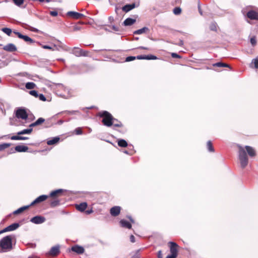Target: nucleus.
Instances as JSON below:
<instances>
[{
    "instance_id": "obj_16",
    "label": "nucleus",
    "mask_w": 258,
    "mask_h": 258,
    "mask_svg": "<svg viewBox=\"0 0 258 258\" xmlns=\"http://www.w3.org/2000/svg\"><path fill=\"white\" fill-rule=\"evenodd\" d=\"M71 249L73 251L78 254H82L85 251L84 247L78 245H76L72 246Z\"/></svg>"
},
{
    "instance_id": "obj_12",
    "label": "nucleus",
    "mask_w": 258,
    "mask_h": 258,
    "mask_svg": "<svg viewBox=\"0 0 258 258\" xmlns=\"http://www.w3.org/2000/svg\"><path fill=\"white\" fill-rule=\"evenodd\" d=\"M13 32L17 35L19 38L23 39L26 42H29L31 43L34 42L33 40L28 36L23 35L20 32L17 31H13Z\"/></svg>"
},
{
    "instance_id": "obj_8",
    "label": "nucleus",
    "mask_w": 258,
    "mask_h": 258,
    "mask_svg": "<svg viewBox=\"0 0 258 258\" xmlns=\"http://www.w3.org/2000/svg\"><path fill=\"white\" fill-rule=\"evenodd\" d=\"M66 15L68 17L75 20H78L85 17L83 14L74 11H69L67 12Z\"/></svg>"
},
{
    "instance_id": "obj_1",
    "label": "nucleus",
    "mask_w": 258,
    "mask_h": 258,
    "mask_svg": "<svg viewBox=\"0 0 258 258\" xmlns=\"http://www.w3.org/2000/svg\"><path fill=\"white\" fill-rule=\"evenodd\" d=\"M12 248V235L6 236L0 240V252L9 251H10Z\"/></svg>"
},
{
    "instance_id": "obj_14",
    "label": "nucleus",
    "mask_w": 258,
    "mask_h": 258,
    "mask_svg": "<svg viewBox=\"0 0 258 258\" xmlns=\"http://www.w3.org/2000/svg\"><path fill=\"white\" fill-rule=\"evenodd\" d=\"M121 207L119 206H114L110 210V213L113 217L117 216L120 213Z\"/></svg>"
},
{
    "instance_id": "obj_55",
    "label": "nucleus",
    "mask_w": 258,
    "mask_h": 258,
    "mask_svg": "<svg viewBox=\"0 0 258 258\" xmlns=\"http://www.w3.org/2000/svg\"><path fill=\"white\" fill-rule=\"evenodd\" d=\"M127 218L130 220V221L133 223H135V221L131 217V216H127Z\"/></svg>"
},
{
    "instance_id": "obj_47",
    "label": "nucleus",
    "mask_w": 258,
    "mask_h": 258,
    "mask_svg": "<svg viewBox=\"0 0 258 258\" xmlns=\"http://www.w3.org/2000/svg\"><path fill=\"white\" fill-rule=\"evenodd\" d=\"M171 56L173 58H180L181 57V56H180L179 55H178V54L176 53H171Z\"/></svg>"
},
{
    "instance_id": "obj_43",
    "label": "nucleus",
    "mask_w": 258,
    "mask_h": 258,
    "mask_svg": "<svg viewBox=\"0 0 258 258\" xmlns=\"http://www.w3.org/2000/svg\"><path fill=\"white\" fill-rule=\"evenodd\" d=\"M136 57L135 56H128L125 58V61L128 62V61L134 60L136 59Z\"/></svg>"
},
{
    "instance_id": "obj_39",
    "label": "nucleus",
    "mask_w": 258,
    "mask_h": 258,
    "mask_svg": "<svg viewBox=\"0 0 258 258\" xmlns=\"http://www.w3.org/2000/svg\"><path fill=\"white\" fill-rule=\"evenodd\" d=\"M173 13L176 15H179L181 12V9L179 7H175L173 10Z\"/></svg>"
},
{
    "instance_id": "obj_30",
    "label": "nucleus",
    "mask_w": 258,
    "mask_h": 258,
    "mask_svg": "<svg viewBox=\"0 0 258 258\" xmlns=\"http://www.w3.org/2000/svg\"><path fill=\"white\" fill-rule=\"evenodd\" d=\"M118 146L120 147H126L128 145L127 142L123 139H119L117 141Z\"/></svg>"
},
{
    "instance_id": "obj_4",
    "label": "nucleus",
    "mask_w": 258,
    "mask_h": 258,
    "mask_svg": "<svg viewBox=\"0 0 258 258\" xmlns=\"http://www.w3.org/2000/svg\"><path fill=\"white\" fill-rule=\"evenodd\" d=\"M168 245L170 250V254L166 256V258H176L178 255V244L173 241H169Z\"/></svg>"
},
{
    "instance_id": "obj_56",
    "label": "nucleus",
    "mask_w": 258,
    "mask_h": 258,
    "mask_svg": "<svg viewBox=\"0 0 258 258\" xmlns=\"http://www.w3.org/2000/svg\"><path fill=\"white\" fill-rule=\"evenodd\" d=\"M29 245L32 248H35L36 247V244L34 243H30Z\"/></svg>"
},
{
    "instance_id": "obj_40",
    "label": "nucleus",
    "mask_w": 258,
    "mask_h": 258,
    "mask_svg": "<svg viewBox=\"0 0 258 258\" xmlns=\"http://www.w3.org/2000/svg\"><path fill=\"white\" fill-rule=\"evenodd\" d=\"M15 5L20 6L24 3V0H13Z\"/></svg>"
},
{
    "instance_id": "obj_5",
    "label": "nucleus",
    "mask_w": 258,
    "mask_h": 258,
    "mask_svg": "<svg viewBox=\"0 0 258 258\" xmlns=\"http://www.w3.org/2000/svg\"><path fill=\"white\" fill-rule=\"evenodd\" d=\"M32 131L33 130L32 128L24 129L20 132H19L17 133V136H13L11 137L10 138L12 140H26L29 139L28 137H22L20 136V135L24 134H30L32 133Z\"/></svg>"
},
{
    "instance_id": "obj_51",
    "label": "nucleus",
    "mask_w": 258,
    "mask_h": 258,
    "mask_svg": "<svg viewBox=\"0 0 258 258\" xmlns=\"http://www.w3.org/2000/svg\"><path fill=\"white\" fill-rule=\"evenodd\" d=\"M42 47L44 49H50V50H53L54 49L50 46H48V45H43L42 46Z\"/></svg>"
},
{
    "instance_id": "obj_46",
    "label": "nucleus",
    "mask_w": 258,
    "mask_h": 258,
    "mask_svg": "<svg viewBox=\"0 0 258 258\" xmlns=\"http://www.w3.org/2000/svg\"><path fill=\"white\" fill-rule=\"evenodd\" d=\"M50 15L51 16H53V17H56L58 15V13L57 11H50V13H49Z\"/></svg>"
},
{
    "instance_id": "obj_7",
    "label": "nucleus",
    "mask_w": 258,
    "mask_h": 258,
    "mask_svg": "<svg viewBox=\"0 0 258 258\" xmlns=\"http://www.w3.org/2000/svg\"><path fill=\"white\" fill-rule=\"evenodd\" d=\"M65 191V190L62 189H58L53 191H52L49 196V198H51V199H57L61 197L63 195V192Z\"/></svg>"
},
{
    "instance_id": "obj_61",
    "label": "nucleus",
    "mask_w": 258,
    "mask_h": 258,
    "mask_svg": "<svg viewBox=\"0 0 258 258\" xmlns=\"http://www.w3.org/2000/svg\"><path fill=\"white\" fill-rule=\"evenodd\" d=\"M112 29L113 30H114L115 31H118V29L117 28H116V27L114 26L112 27Z\"/></svg>"
},
{
    "instance_id": "obj_23",
    "label": "nucleus",
    "mask_w": 258,
    "mask_h": 258,
    "mask_svg": "<svg viewBox=\"0 0 258 258\" xmlns=\"http://www.w3.org/2000/svg\"><path fill=\"white\" fill-rule=\"evenodd\" d=\"M45 121V119L43 118L40 117L36 121L32 123L29 125V127H32L36 126L41 125Z\"/></svg>"
},
{
    "instance_id": "obj_34",
    "label": "nucleus",
    "mask_w": 258,
    "mask_h": 258,
    "mask_svg": "<svg viewBox=\"0 0 258 258\" xmlns=\"http://www.w3.org/2000/svg\"><path fill=\"white\" fill-rule=\"evenodd\" d=\"M89 54V52L88 51H85L83 49H81V50H79V53L76 54L77 56H88Z\"/></svg>"
},
{
    "instance_id": "obj_44",
    "label": "nucleus",
    "mask_w": 258,
    "mask_h": 258,
    "mask_svg": "<svg viewBox=\"0 0 258 258\" xmlns=\"http://www.w3.org/2000/svg\"><path fill=\"white\" fill-rule=\"evenodd\" d=\"M250 43L252 46H254L256 44V40L255 37H252L250 38Z\"/></svg>"
},
{
    "instance_id": "obj_35",
    "label": "nucleus",
    "mask_w": 258,
    "mask_h": 258,
    "mask_svg": "<svg viewBox=\"0 0 258 258\" xmlns=\"http://www.w3.org/2000/svg\"><path fill=\"white\" fill-rule=\"evenodd\" d=\"M36 85L33 82H28L26 84L25 87L27 89H33L35 88Z\"/></svg>"
},
{
    "instance_id": "obj_54",
    "label": "nucleus",
    "mask_w": 258,
    "mask_h": 258,
    "mask_svg": "<svg viewBox=\"0 0 258 258\" xmlns=\"http://www.w3.org/2000/svg\"><path fill=\"white\" fill-rule=\"evenodd\" d=\"M81 29L80 27L78 26H75L74 27V31H79Z\"/></svg>"
},
{
    "instance_id": "obj_15",
    "label": "nucleus",
    "mask_w": 258,
    "mask_h": 258,
    "mask_svg": "<svg viewBox=\"0 0 258 258\" xmlns=\"http://www.w3.org/2000/svg\"><path fill=\"white\" fill-rule=\"evenodd\" d=\"M246 16L250 20H258V12L255 11H248L246 14Z\"/></svg>"
},
{
    "instance_id": "obj_13",
    "label": "nucleus",
    "mask_w": 258,
    "mask_h": 258,
    "mask_svg": "<svg viewBox=\"0 0 258 258\" xmlns=\"http://www.w3.org/2000/svg\"><path fill=\"white\" fill-rule=\"evenodd\" d=\"M3 49L6 51L11 52L16 51L17 50L16 46L13 43L8 44L4 46Z\"/></svg>"
},
{
    "instance_id": "obj_31",
    "label": "nucleus",
    "mask_w": 258,
    "mask_h": 258,
    "mask_svg": "<svg viewBox=\"0 0 258 258\" xmlns=\"http://www.w3.org/2000/svg\"><path fill=\"white\" fill-rule=\"evenodd\" d=\"M214 67H227L230 68V67L229 64L227 63H223L222 62H218L213 64Z\"/></svg>"
},
{
    "instance_id": "obj_63",
    "label": "nucleus",
    "mask_w": 258,
    "mask_h": 258,
    "mask_svg": "<svg viewBox=\"0 0 258 258\" xmlns=\"http://www.w3.org/2000/svg\"><path fill=\"white\" fill-rule=\"evenodd\" d=\"M140 48L141 49H146V48L144 47H141Z\"/></svg>"
},
{
    "instance_id": "obj_25",
    "label": "nucleus",
    "mask_w": 258,
    "mask_h": 258,
    "mask_svg": "<svg viewBox=\"0 0 258 258\" xmlns=\"http://www.w3.org/2000/svg\"><path fill=\"white\" fill-rule=\"evenodd\" d=\"M30 207H31L30 205L26 206L21 207V208H19L18 209H17V210L13 212V214L14 215L19 214L22 213L23 212H24L25 210L28 209Z\"/></svg>"
},
{
    "instance_id": "obj_50",
    "label": "nucleus",
    "mask_w": 258,
    "mask_h": 258,
    "mask_svg": "<svg viewBox=\"0 0 258 258\" xmlns=\"http://www.w3.org/2000/svg\"><path fill=\"white\" fill-rule=\"evenodd\" d=\"M79 50H81V49H80L79 48H74V50H73L74 51V54L76 55V54L77 53H79Z\"/></svg>"
},
{
    "instance_id": "obj_57",
    "label": "nucleus",
    "mask_w": 258,
    "mask_h": 258,
    "mask_svg": "<svg viewBox=\"0 0 258 258\" xmlns=\"http://www.w3.org/2000/svg\"><path fill=\"white\" fill-rule=\"evenodd\" d=\"M158 257L161 258V251L159 250L158 252Z\"/></svg>"
},
{
    "instance_id": "obj_28",
    "label": "nucleus",
    "mask_w": 258,
    "mask_h": 258,
    "mask_svg": "<svg viewBox=\"0 0 258 258\" xmlns=\"http://www.w3.org/2000/svg\"><path fill=\"white\" fill-rule=\"evenodd\" d=\"M156 58V56L152 55H138L137 56V58L138 59H154Z\"/></svg>"
},
{
    "instance_id": "obj_62",
    "label": "nucleus",
    "mask_w": 258,
    "mask_h": 258,
    "mask_svg": "<svg viewBox=\"0 0 258 258\" xmlns=\"http://www.w3.org/2000/svg\"><path fill=\"white\" fill-rule=\"evenodd\" d=\"M29 258H39V257H38L37 256H33L30 257Z\"/></svg>"
},
{
    "instance_id": "obj_45",
    "label": "nucleus",
    "mask_w": 258,
    "mask_h": 258,
    "mask_svg": "<svg viewBox=\"0 0 258 258\" xmlns=\"http://www.w3.org/2000/svg\"><path fill=\"white\" fill-rule=\"evenodd\" d=\"M252 62H253L254 64V67L256 69H258V58H255L252 60Z\"/></svg>"
},
{
    "instance_id": "obj_49",
    "label": "nucleus",
    "mask_w": 258,
    "mask_h": 258,
    "mask_svg": "<svg viewBox=\"0 0 258 258\" xmlns=\"http://www.w3.org/2000/svg\"><path fill=\"white\" fill-rule=\"evenodd\" d=\"M210 30L212 31H216V26L214 24H212L210 26Z\"/></svg>"
},
{
    "instance_id": "obj_21",
    "label": "nucleus",
    "mask_w": 258,
    "mask_h": 258,
    "mask_svg": "<svg viewBox=\"0 0 258 258\" xmlns=\"http://www.w3.org/2000/svg\"><path fill=\"white\" fill-rule=\"evenodd\" d=\"M28 147L24 145H18L15 147V150L18 152H25L28 151Z\"/></svg>"
},
{
    "instance_id": "obj_38",
    "label": "nucleus",
    "mask_w": 258,
    "mask_h": 258,
    "mask_svg": "<svg viewBox=\"0 0 258 258\" xmlns=\"http://www.w3.org/2000/svg\"><path fill=\"white\" fill-rule=\"evenodd\" d=\"M11 146L10 143H4L3 144L0 145V151H3L5 150V149H7L9 147H10Z\"/></svg>"
},
{
    "instance_id": "obj_60",
    "label": "nucleus",
    "mask_w": 258,
    "mask_h": 258,
    "mask_svg": "<svg viewBox=\"0 0 258 258\" xmlns=\"http://www.w3.org/2000/svg\"><path fill=\"white\" fill-rule=\"evenodd\" d=\"M50 1H51V0H39V1L40 2H43L45 1V2H47V3L50 2Z\"/></svg>"
},
{
    "instance_id": "obj_52",
    "label": "nucleus",
    "mask_w": 258,
    "mask_h": 258,
    "mask_svg": "<svg viewBox=\"0 0 258 258\" xmlns=\"http://www.w3.org/2000/svg\"><path fill=\"white\" fill-rule=\"evenodd\" d=\"M86 215H89L93 212V210L91 209L89 210H86L84 211Z\"/></svg>"
},
{
    "instance_id": "obj_29",
    "label": "nucleus",
    "mask_w": 258,
    "mask_h": 258,
    "mask_svg": "<svg viewBox=\"0 0 258 258\" xmlns=\"http://www.w3.org/2000/svg\"><path fill=\"white\" fill-rule=\"evenodd\" d=\"M140 249L134 251L130 254V258H140Z\"/></svg>"
},
{
    "instance_id": "obj_32",
    "label": "nucleus",
    "mask_w": 258,
    "mask_h": 258,
    "mask_svg": "<svg viewBox=\"0 0 258 258\" xmlns=\"http://www.w3.org/2000/svg\"><path fill=\"white\" fill-rule=\"evenodd\" d=\"M114 127H122L123 124L120 122V121L117 120L115 119V120L113 121V124L112 125Z\"/></svg>"
},
{
    "instance_id": "obj_58",
    "label": "nucleus",
    "mask_w": 258,
    "mask_h": 258,
    "mask_svg": "<svg viewBox=\"0 0 258 258\" xmlns=\"http://www.w3.org/2000/svg\"><path fill=\"white\" fill-rule=\"evenodd\" d=\"M198 9H199V13H200V14H201V15H203V12H202V10H201V8H200V6L199 5V6H198Z\"/></svg>"
},
{
    "instance_id": "obj_9",
    "label": "nucleus",
    "mask_w": 258,
    "mask_h": 258,
    "mask_svg": "<svg viewBox=\"0 0 258 258\" xmlns=\"http://www.w3.org/2000/svg\"><path fill=\"white\" fill-rule=\"evenodd\" d=\"M49 196L46 195L40 196L37 198L33 202H32L30 205L32 206L37 204L40 203L47 200Z\"/></svg>"
},
{
    "instance_id": "obj_17",
    "label": "nucleus",
    "mask_w": 258,
    "mask_h": 258,
    "mask_svg": "<svg viewBox=\"0 0 258 258\" xmlns=\"http://www.w3.org/2000/svg\"><path fill=\"white\" fill-rule=\"evenodd\" d=\"M87 203L86 202H83L79 204H76V209L81 212H84L87 207Z\"/></svg>"
},
{
    "instance_id": "obj_48",
    "label": "nucleus",
    "mask_w": 258,
    "mask_h": 258,
    "mask_svg": "<svg viewBox=\"0 0 258 258\" xmlns=\"http://www.w3.org/2000/svg\"><path fill=\"white\" fill-rule=\"evenodd\" d=\"M38 97H39V98L40 100H42V101L46 100V98H45V96L42 94L38 95Z\"/></svg>"
},
{
    "instance_id": "obj_24",
    "label": "nucleus",
    "mask_w": 258,
    "mask_h": 258,
    "mask_svg": "<svg viewBox=\"0 0 258 258\" xmlns=\"http://www.w3.org/2000/svg\"><path fill=\"white\" fill-rule=\"evenodd\" d=\"M135 8V4H128V5H126L124 6H123L122 8V10L123 11L126 13V12H128L132 10V9H133Z\"/></svg>"
},
{
    "instance_id": "obj_59",
    "label": "nucleus",
    "mask_w": 258,
    "mask_h": 258,
    "mask_svg": "<svg viewBox=\"0 0 258 258\" xmlns=\"http://www.w3.org/2000/svg\"><path fill=\"white\" fill-rule=\"evenodd\" d=\"M179 46H182L183 44V42L182 40H180L179 43L177 44Z\"/></svg>"
},
{
    "instance_id": "obj_10",
    "label": "nucleus",
    "mask_w": 258,
    "mask_h": 258,
    "mask_svg": "<svg viewBox=\"0 0 258 258\" xmlns=\"http://www.w3.org/2000/svg\"><path fill=\"white\" fill-rule=\"evenodd\" d=\"M19 226V224L18 223H13L9 226L6 227L4 229L0 231V234L3 233L4 232H6L8 231H11L16 229Z\"/></svg>"
},
{
    "instance_id": "obj_26",
    "label": "nucleus",
    "mask_w": 258,
    "mask_h": 258,
    "mask_svg": "<svg viewBox=\"0 0 258 258\" xmlns=\"http://www.w3.org/2000/svg\"><path fill=\"white\" fill-rule=\"evenodd\" d=\"M51 207H56L60 204V201L57 199H51L49 203Z\"/></svg>"
},
{
    "instance_id": "obj_64",
    "label": "nucleus",
    "mask_w": 258,
    "mask_h": 258,
    "mask_svg": "<svg viewBox=\"0 0 258 258\" xmlns=\"http://www.w3.org/2000/svg\"><path fill=\"white\" fill-rule=\"evenodd\" d=\"M124 153H125L126 154H128L127 151H124Z\"/></svg>"
},
{
    "instance_id": "obj_20",
    "label": "nucleus",
    "mask_w": 258,
    "mask_h": 258,
    "mask_svg": "<svg viewBox=\"0 0 258 258\" xmlns=\"http://www.w3.org/2000/svg\"><path fill=\"white\" fill-rule=\"evenodd\" d=\"M245 149L250 157H252L255 156V151L252 147L249 146H246L245 147Z\"/></svg>"
},
{
    "instance_id": "obj_19",
    "label": "nucleus",
    "mask_w": 258,
    "mask_h": 258,
    "mask_svg": "<svg viewBox=\"0 0 258 258\" xmlns=\"http://www.w3.org/2000/svg\"><path fill=\"white\" fill-rule=\"evenodd\" d=\"M120 225L122 227L127 228V229H131L132 228V224L128 221H126L125 220L122 219L119 222Z\"/></svg>"
},
{
    "instance_id": "obj_33",
    "label": "nucleus",
    "mask_w": 258,
    "mask_h": 258,
    "mask_svg": "<svg viewBox=\"0 0 258 258\" xmlns=\"http://www.w3.org/2000/svg\"><path fill=\"white\" fill-rule=\"evenodd\" d=\"M148 30V28L147 27H144L142 29H139L134 32L135 34H141L146 32Z\"/></svg>"
},
{
    "instance_id": "obj_6",
    "label": "nucleus",
    "mask_w": 258,
    "mask_h": 258,
    "mask_svg": "<svg viewBox=\"0 0 258 258\" xmlns=\"http://www.w3.org/2000/svg\"><path fill=\"white\" fill-rule=\"evenodd\" d=\"M15 116L17 118L26 120L28 117V114L24 108L19 107L15 111Z\"/></svg>"
},
{
    "instance_id": "obj_53",
    "label": "nucleus",
    "mask_w": 258,
    "mask_h": 258,
    "mask_svg": "<svg viewBox=\"0 0 258 258\" xmlns=\"http://www.w3.org/2000/svg\"><path fill=\"white\" fill-rule=\"evenodd\" d=\"M130 241L133 243L135 242V237L134 235H131Z\"/></svg>"
},
{
    "instance_id": "obj_22",
    "label": "nucleus",
    "mask_w": 258,
    "mask_h": 258,
    "mask_svg": "<svg viewBox=\"0 0 258 258\" xmlns=\"http://www.w3.org/2000/svg\"><path fill=\"white\" fill-rule=\"evenodd\" d=\"M60 140V138L58 137H54L51 139L48 140L47 141V144L48 145H55L58 143Z\"/></svg>"
},
{
    "instance_id": "obj_37",
    "label": "nucleus",
    "mask_w": 258,
    "mask_h": 258,
    "mask_svg": "<svg viewBox=\"0 0 258 258\" xmlns=\"http://www.w3.org/2000/svg\"><path fill=\"white\" fill-rule=\"evenodd\" d=\"M2 31L8 36H10L12 32V29L9 28H2Z\"/></svg>"
},
{
    "instance_id": "obj_2",
    "label": "nucleus",
    "mask_w": 258,
    "mask_h": 258,
    "mask_svg": "<svg viewBox=\"0 0 258 258\" xmlns=\"http://www.w3.org/2000/svg\"><path fill=\"white\" fill-rule=\"evenodd\" d=\"M98 115L103 118L102 122L107 126H111L113 124V121L115 120V118H113L112 115L107 111L99 112Z\"/></svg>"
},
{
    "instance_id": "obj_27",
    "label": "nucleus",
    "mask_w": 258,
    "mask_h": 258,
    "mask_svg": "<svg viewBox=\"0 0 258 258\" xmlns=\"http://www.w3.org/2000/svg\"><path fill=\"white\" fill-rule=\"evenodd\" d=\"M136 21L135 19L131 18H128L124 21L123 24L125 26H131L134 24L136 22Z\"/></svg>"
},
{
    "instance_id": "obj_42",
    "label": "nucleus",
    "mask_w": 258,
    "mask_h": 258,
    "mask_svg": "<svg viewBox=\"0 0 258 258\" xmlns=\"http://www.w3.org/2000/svg\"><path fill=\"white\" fill-rule=\"evenodd\" d=\"M75 132L76 135H81L83 133L82 130L80 127H78L75 129Z\"/></svg>"
},
{
    "instance_id": "obj_41",
    "label": "nucleus",
    "mask_w": 258,
    "mask_h": 258,
    "mask_svg": "<svg viewBox=\"0 0 258 258\" xmlns=\"http://www.w3.org/2000/svg\"><path fill=\"white\" fill-rule=\"evenodd\" d=\"M29 94L35 97H38V92H37V91H36L35 90L30 91L29 92Z\"/></svg>"
},
{
    "instance_id": "obj_36",
    "label": "nucleus",
    "mask_w": 258,
    "mask_h": 258,
    "mask_svg": "<svg viewBox=\"0 0 258 258\" xmlns=\"http://www.w3.org/2000/svg\"><path fill=\"white\" fill-rule=\"evenodd\" d=\"M207 146L208 150V151L209 152H213L214 151V148L213 147V145H212L211 141H209L207 142Z\"/></svg>"
},
{
    "instance_id": "obj_3",
    "label": "nucleus",
    "mask_w": 258,
    "mask_h": 258,
    "mask_svg": "<svg viewBox=\"0 0 258 258\" xmlns=\"http://www.w3.org/2000/svg\"><path fill=\"white\" fill-rule=\"evenodd\" d=\"M239 160L241 167L244 168L248 164V157L245 149L242 147L239 148Z\"/></svg>"
},
{
    "instance_id": "obj_11",
    "label": "nucleus",
    "mask_w": 258,
    "mask_h": 258,
    "mask_svg": "<svg viewBox=\"0 0 258 258\" xmlns=\"http://www.w3.org/2000/svg\"><path fill=\"white\" fill-rule=\"evenodd\" d=\"M45 221V218L44 217L41 216H36L33 217L30 221L33 223L38 224H41L44 222Z\"/></svg>"
},
{
    "instance_id": "obj_18",
    "label": "nucleus",
    "mask_w": 258,
    "mask_h": 258,
    "mask_svg": "<svg viewBox=\"0 0 258 258\" xmlns=\"http://www.w3.org/2000/svg\"><path fill=\"white\" fill-rule=\"evenodd\" d=\"M59 253V246H53L52 247L48 254L52 256H56Z\"/></svg>"
}]
</instances>
